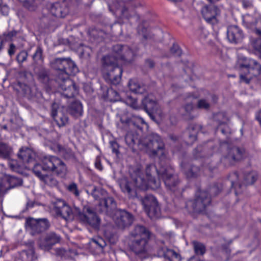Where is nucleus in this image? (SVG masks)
Wrapping results in <instances>:
<instances>
[{"instance_id": "nucleus-56", "label": "nucleus", "mask_w": 261, "mask_h": 261, "mask_svg": "<svg viewBox=\"0 0 261 261\" xmlns=\"http://www.w3.org/2000/svg\"><path fill=\"white\" fill-rule=\"evenodd\" d=\"M0 12L3 15L7 16L9 12V8L6 4H3L2 0H0Z\"/></svg>"}, {"instance_id": "nucleus-33", "label": "nucleus", "mask_w": 261, "mask_h": 261, "mask_svg": "<svg viewBox=\"0 0 261 261\" xmlns=\"http://www.w3.org/2000/svg\"><path fill=\"white\" fill-rule=\"evenodd\" d=\"M67 111L73 117L78 118L83 114L82 104L79 100H74L69 105Z\"/></svg>"}, {"instance_id": "nucleus-36", "label": "nucleus", "mask_w": 261, "mask_h": 261, "mask_svg": "<svg viewBox=\"0 0 261 261\" xmlns=\"http://www.w3.org/2000/svg\"><path fill=\"white\" fill-rule=\"evenodd\" d=\"M102 96L105 100L111 102H115L120 99L118 92L112 88H107L106 92H103Z\"/></svg>"}, {"instance_id": "nucleus-61", "label": "nucleus", "mask_w": 261, "mask_h": 261, "mask_svg": "<svg viewBox=\"0 0 261 261\" xmlns=\"http://www.w3.org/2000/svg\"><path fill=\"white\" fill-rule=\"evenodd\" d=\"M241 2L245 9L252 8L253 7L252 0H241Z\"/></svg>"}, {"instance_id": "nucleus-48", "label": "nucleus", "mask_w": 261, "mask_h": 261, "mask_svg": "<svg viewBox=\"0 0 261 261\" xmlns=\"http://www.w3.org/2000/svg\"><path fill=\"white\" fill-rule=\"evenodd\" d=\"M18 34V32L15 30L6 32L0 36L1 39L6 43L7 41H10L13 40V38Z\"/></svg>"}, {"instance_id": "nucleus-14", "label": "nucleus", "mask_w": 261, "mask_h": 261, "mask_svg": "<svg viewBox=\"0 0 261 261\" xmlns=\"http://www.w3.org/2000/svg\"><path fill=\"white\" fill-rule=\"evenodd\" d=\"M53 211L58 217H61L66 220L72 219L76 216L74 210L73 211L71 207L65 201L58 199L52 202Z\"/></svg>"}, {"instance_id": "nucleus-4", "label": "nucleus", "mask_w": 261, "mask_h": 261, "mask_svg": "<svg viewBox=\"0 0 261 261\" xmlns=\"http://www.w3.org/2000/svg\"><path fill=\"white\" fill-rule=\"evenodd\" d=\"M153 237V234L145 226L136 225L130 232L128 247L136 255L145 254L151 250L150 242Z\"/></svg>"}, {"instance_id": "nucleus-25", "label": "nucleus", "mask_w": 261, "mask_h": 261, "mask_svg": "<svg viewBox=\"0 0 261 261\" xmlns=\"http://www.w3.org/2000/svg\"><path fill=\"white\" fill-rule=\"evenodd\" d=\"M156 252L159 257H164L169 261H181V256L179 253L165 246L159 247Z\"/></svg>"}, {"instance_id": "nucleus-30", "label": "nucleus", "mask_w": 261, "mask_h": 261, "mask_svg": "<svg viewBox=\"0 0 261 261\" xmlns=\"http://www.w3.org/2000/svg\"><path fill=\"white\" fill-rule=\"evenodd\" d=\"M199 129V126L197 124L190 125L185 133L187 137L186 143L188 145H192L197 139V135Z\"/></svg>"}, {"instance_id": "nucleus-26", "label": "nucleus", "mask_w": 261, "mask_h": 261, "mask_svg": "<svg viewBox=\"0 0 261 261\" xmlns=\"http://www.w3.org/2000/svg\"><path fill=\"white\" fill-rule=\"evenodd\" d=\"M19 92H21L22 94L27 97L29 99H34L35 97H39L41 93L38 91L36 86L30 87L28 85L19 82L18 83Z\"/></svg>"}, {"instance_id": "nucleus-39", "label": "nucleus", "mask_w": 261, "mask_h": 261, "mask_svg": "<svg viewBox=\"0 0 261 261\" xmlns=\"http://www.w3.org/2000/svg\"><path fill=\"white\" fill-rule=\"evenodd\" d=\"M121 13L123 17L128 19L136 15L134 8L129 3H126V4L122 8Z\"/></svg>"}, {"instance_id": "nucleus-12", "label": "nucleus", "mask_w": 261, "mask_h": 261, "mask_svg": "<svg viewBox=\"0 0 261 261\" xmlns=\"http://www.w3.org/2000/svg\"><path fill=\"white\" fill-rule=\"evenodd\" d=\"M244 152L242 148L236 146L228 148L227 153L222 156L220 162L225 167L233 166L243 159Z\"/></svg>"}, {"instance_id": "nucleus-53", "label": "nucleus", "mask_w": 261, "mask_h": 261, "mask_svg": "<svg viewBox=\"0 0 261 261\" xmlns=\"http://www.w3.org/2000/svg\"><path fill=\"white\" fill-rule=\"evenodd\" d=\"M28 57V53L25 50L20 51L16 56V61L19 64H22L27 61Z\"/></svg>"}, {"instance_id": "nucleus-38", "label": "nucleus", "mask_w": 261, "mask_h": 261, "mask_svg": "<svg viewBox=\"0 0 261 261\" xmlns=\"http://www.w3.org/2000/svg\"><path fill=\"white\" fill-rule=\"evenodd\" d=\"M136 130H127L125 136V141L126 144L129 146H133L137 142H139L138 135L136 132Z\"/></svg>"}, {"instance_id": "nucleus-21", "label": "nucleus", "mask_w": 261, "mask_h": 261, "mask_svg": "<svg viewBox=\"0 0 261 261\" xmlns=\"http://www.w3.org/2000/svg\"><path fill=\"white\" fill-rule=\"evenodd\" d=\"M61 240V237L59 234L54 231H50L40 240L39 245L41 249L45 251H49Z\"/></svg>"}, {"instance_id": "nucleus-40", "label": "nucleus", "mask_w": 261, "mask_h": 261, "mask_svg": "<svg viewBox=\"0 0 261 261\" xmlns=\"http://www.w3.org/2000/svg\"><path fill=\"white\" fill-rule=\"evenodd\" d=\"M22 2L23 6L30 11H35L43 0H19Z\"/></svg>"}, {"instance_id": "nucleus-47", "label": "nucleus", "mask_w": 261, "mask_h": 261, "mask_svg": "<svg viewBox=\"0 0 261 261\" xmlns=\"http://www.w3.org/2000/svg\"><path fill=\"white\" fill-rule=\"evenodd\" d=\"M250 25L254 27L253 32L258 36H261V15L255 18L254 20L250 22Z\"/></svg>"}, {"instance_id": "nucleus-23", "label": "nucleus", "mask_w": 261, "mask_h": 261, "mask_svg": "<svg viewBox=\"0 0 261 261\" xmlns=\"http://www.w3.org/2000/svg\"><path fill=\"white\" fill-rule=\"evenodd\" d=\"M4 179L6 180L8 186H6L3 182L0 183L1 197H3L9 190L20 186L22 184V180L14 176L6 175Z\"/></svg>"}, {"instance_id": "nucleus-6", "label": "nucleus", "mask_w": 261, "mask_h": 261, "mask_svg": "<svg viewBox=\"0 0 261 261\" xmlns=\"http://www.w3.org/2000/svg\"><path fill=\"white\" fill-rule=\"evenodd\" d=\"M239 65L241 72L240 74L241 82L248 84L253 77L261 73V65L253 59L242 58L239 61Z\"/></svg>"}, {"instance_id": "nucleus-13", "label": "nucleus", "mask_w": 261, "mask_h": 261, "mask_svg": "<svg viewBox=\"0 0 261 261\" xmlns=\"http://www.w3.org/2000/svg\"><path fill=\"white\" fill-rule=\"evenodd\" d=\"M80 0H63L52 3L49 7V12L52 16L57 18H65L69 13V3L76 4Z\"/></svg>"}, {"instance_id": "nucleus-52", "label": "nucleus", "mask_w": 261, "mask_h": 261, "mask_svg": "<svg viewBox=\"0 0 261 261\" xmlns=\"http://www.w3.org/2000/svg\"><path fill=\"white\" fill-rule=\"evenodd\" d=\"M159 170L160 168L158 169L154 164L147 165L145 169L146 176L147 177H149L151 175L152 176L153 174L154 173H156L157 174L159 175Z\"/></svg>"}, {"instance_id": "nucleus-8", "label": "nucleus", "mask_w": 261, "mask_h": 261, "mask_svg": "<svg viewBox=\"0 0 261 261\" xmlns=\"http://www.w3.org/2000/svg\"><path fill=\"white\" fill-rule=\"evenodd\" d=\"M74 212L81 223L95 230L99 229L101 219L92 208L87 206L81 210L80 208L75 207Z\"/></svg>"}, {"instance_id": "nucleus-37", "label": "nucleus", "mask_w": 261, "mask_h": 261, "mask_svg": "<svg viewBox=\"0 0 261 261\" xmlns=\"http://www.w3.org/2000/svg\"><path fill=\"white\" fill-rule=\"evenodd\" d=\"M43 50L40 45H38L36 47L34 54L32 56L33 60V67L35 65H42L44 61Z\"/></svg>"}, {"instance_id": "nucleus-54", "label": "nucleus", "mask_w": 261, "mask_h": 261, "mask_svg": "<svg viewBox=\"0 0 261 261\" xmlns=\"http://www.w3.org/2000/svg\"><path fill=\"white\" fill-rule=\"evenodd\" d=\"M170 53L174 56L180 57L182 54L181 49L179 46L175 44H173L170 49Z\"/></svg>"}, {"instance_id": "nucleus-28", "label": "nucleus", "mask_w": 261, "mask_h": 261, "mask_svg": "<svg viewBox=\"0 0 261 261\" xmlns=\"http://www.w3.org/2000/svg\"><path fill=\"white\" fill-rule=\"evenodd\" d=\"M17 155L23 163H30L35 161V153L28 147H22Z\"/></svg>"}, {"instance_id": "nucleus-15", "label": "nucleus", "mask_w": 261, "mask_h": 261, "mask_svg": "<svg viewBox=\"0 0 261 261\" xmlns=\"http://www.w3.org/2000/svg\"><path fill=\"white\" fill-rule=\"evenodd\" d=\"M120 120L123 128L126 130H136L137 129L142 130L144 125L147 126V123L142 118L134 115H123Z\"/></svg>"}, {"instance_id": "nucleus-19", "label": "nucleus", "mask_w": 261, "mask_h": 261, "mask_svg": "<svg viewBox=\"0 0 261 261\" xmlns=\"http://www.w3.org/2000/svg\"><path fill=\"white\" fill-rule=\"evenodd\" d=\"M139 199L145 211L148 215L158 216L160 212V207L156 198L152 195L147 194L143 198L138 196L137 197Z\"/></svg>"}, {"instance_id": "nucleus-27", "label": "nucleus", "mask_w": 261, "mask_h": 261, "mask_svg": "<svg viewBox=\"0 0 261 261\" xmlns=\"http://www.w3.org/2000/svg\"><path fill=\"white\" fill-rule=\"evenodd\" d=\"M34 242L29 241L26 243L27 249L22 250L20 256L22 261H34L37 258L35 253Z\"/></svg>"}, {"instance_id": "nucleus-41", "label": "nucleus", "mask_w": 261, "mask_h": 261, "mask_svg": "<svg viewBox=\"0 0 261 261\" xmlns=\"http://www.w3.org/2000/svg\"><path fill=\"white\" fill-rule=\"evenodd\" d=\"M12 153V148L6 143L0 141V158L9 159Z\"/></svg>"}, {"instance_id": "nucleus-60", "label": "nucleus", "mask_w": 261, "mask_h": 261, "mask_svg": "<svg viewBox=\"0 0 261 261\" xmlns=\"http://www.w3.org/2000/svg\"><path fill=\"white\" fill-rule=\"evenodd\" d=\"M17 47L13 43H11L9 44V48L8 49V55L10 56V57H12V56H13L15 55V54L17 50Z\"/></svg>"}, {"instance_id": "nucleus-29", "label": "nucleus", "mask_w": 261, "mask_h": 261, "mask_svg": "<svg viewBox=\"0 0 261 261\" xmlns=\"http://www.w3.org/2000/svg\"><path fill=\"white\" fill-rule=\"evenodd\" d=\"M228 179L231 183V187L234 189L236 195L241 194L243 192V185L239 182V174L237 171L229 173Z\"/></svg>"}, {"instance_id": "nucleus-42", "label": "nucleus", "mask_w": 261, "mask_h": 261, "mask_svg": "<svg viewBox=\"0 0 261 261\" xmlns=\"http://www.w3.org/2000/svg\"><path fill=\"white\" fill-rule=\"evenodd\" d=\"M257 174L255 172H251L247 173L244 175V183L242 184L243 189L247 185H250L253 184L257 179Z\"/></svg>"}, {"instance_id": "nucleus-22", "label": "nucleus", "mask_w": 261, "mask_h": 261, "mask_svg": "<svg viewBox=\"0 0 261 261\" xmlns=\"http://www.w3.org/2000/svg\"><path fill=\"white\" fill-rule=\"evenodd\" d=\"M61 104L57 101L51 105V115L58 126L60 127L65 126L68 122L69 118L62 111H59Z\"/></svg>"}, {"instance_id": "nucleus-9", "label": "nucleus", "mask_w": 261, "mask_h": 261, "mask_svg": "<svg viewBox=\"0 0 261 261\" xmlns=\"http://www.w3.org/2000/svg\"><path fill=\"white\" fill-rule=\"evenodd\" d=\"M143 145L147 148L153 156L160 158L165 156V144L161 137L155 133L148 135L143 142Z\"/></svg>"}, {"instance_id": "nucleus-51", "label": "nucleus", "mask_w": 261, "mask_h": 261, "mask_svg": "<svg viewBox=\"0 0 261 261\" xmlns=\"http://www.w3.org/2000/svg\"><path fill=\"white\" fill-rule=\"evenodd\" d=\"M251 44L253 49L258 54L259 58H261V38H257L252 40Z\"/></svg>"}, {"instance_id": "nucleus-16", "label": "nucleus", "mask_w": 261, "mask_h": 261, "mask_svg": "<svg viewBox=\"0 0 261 261\" xmlns=\"http://www.w3.org/2000/svg\"><path fill=\"white\" fill-rule=\"evenodd\" d=\"M96 210L100 214L112 217L118 209L116 202L113 197L105 196L99 199Z\"/></svg>"}, {"instance_id": "nucleus-43", "label": "nucleus", "mask_w": 261, "mask_h": 261, "mask_svg": "<svg viewBox=\"0 0 261 261\" xmlns=\"http://www.w3.org/2000/svg\"><path fill=\"white\" fill-rule=\"evenodd\" d=\"M205 146L198 145L193 150V154L196 159L208 156Z\"/></svg>"}, {"instance_id": "nucleus-20", "label": "nucleus", "mask_w": 261, "mask_h": 261, "mask_svg": "<svg viewBox=\"0 0 261 261\" xmlns=\"http://www.w3.org/2000/svg\"><path fill=\"white\" fill-rule=\"evenodd\" d=\"M201 12L203 18L208 23L212 25L218 23L217 16L220 15V10L217 6L212 5L203 6Z\"/></svg>"}, {"instance_id": "nucleus-57", "label": "nucleus", "mask_w": 261, "mask_h": 261, "mask_svg": "<svg viewBox=\"0 0 261 261\" xmlns=\"http://www.w3.org/2000/svg\"><path fill=\"white\" fill-rule=\"evenodd\" d=\"M110 147L112 150V152L118 155L119 153V145L115 140H112L110 142Z\"/></svg>"}, {"instance_id": "nucleus-34", "label": "nucleus", "mask_w": 261, "mask_h": 261, "mask_svg": "<svg viewBox=\"0 0 261 261\" xmlns=\"http://www.w3.org/2000/svg\"><path fill=\"white\" fill-rule=\"evenodd\" d=\"M184 171L188 177H197L201 174V168L193 164L184 165Z\"/></svg>"}, {"instance_id": "nucleus-63", "label": "nucleus", "mask_w": 261, "mask_h": 261, "mask_svg": "<svg viewBox=\"0 0 261 261\" xmlns=\"http://www.w3.org/2000/svg\"><path fill=\"white\" fill-rule=\"evenodd\" d=\"M64 156L66 159H70L74 157V154L71 150L68 149L66 150L65 151L64 153Z\"/></svg>"}, {"instance_id": "nucleus-55", "label": "nucleus", "mask_w": 261, "mask_h": 261, "mask_svg": "<svg viewBox=\"0 0 261 261\" xmlns=\"http://www.w3.org/2000/svg\"><path fill=\"white\" fill-rule=\"evenodd\" d=\"M220 131L221 133L224 135H227L229 133V129L228 126L224 123H221L220 125L218 126L216 129V132Z\"/></svg>"}, {"instance_id": "nucleus-18", "label": "nucleus", "mask_w": 261, "mask_h": 261, "mask_svg": "<svg viewBox=\"0 0 261 261\" xmlns=\"http://www.w3.org/2000/svg\"><path fill=\"white\" fill-rule=\"evenodd\" d=\"M112 217L116 225L120 229H124L130 226L134 219L131 213L121 209H118Z\"/></svg>"}, {"instance_id": "nucleus-31", "label": "nucleus", "mask_w": 261, "mask_h": 261, "mask_svg": "<svg viewBox=\"0 0 261 261\" xmlns=\"http://www.w3.org/2000/svg\"><path fill=\"white\" fill-rule=\"evenodd\" d=\"M141 107L147 113L151 112H156L157 110L156 101L150 96H146L142 99Z\"/></svg>"}, {"instance_id": "nucleus-59", "label": "nucleus", "mask_w": 261, "mask_h": 261, "mask_svg": "<svg viewBox=\"0 0 261 261\" xmlns=\"http://www.w3.org/2000/svg\"><path fill=\"white\" fill-rule=\"evenodd\" d=\"M68 190L70 192L73 193L76 196H78L80 195L77 185L74 182L69 185Z\"/></svg>"}, {"instance_id": "nucleus-11", "label": "nucleus", "mask_w": 261, "mask_h": 261, "mask_svg": "<svg viewBox=\"0 0 261 261\" xmlns=\"http://www.w3.org/2000/svg\"><path fill=\"white\" fill-rule=\"evenodd\" d=\"M159 178L164 181L168 189L176 192L179 189V181L174 174V169L169 166L161 167L159 171Z\"/></svg>"}, {"instance_id": "nucleus-32", "label": "nucleus", "mask_w": 261, "mask_h": 261, "mask_svg": "<svg viewBox=\"0 0 261 261\" xmlns=\"http://www.w3.org/2000/svg\"><path fill=\"white\" fill-rule=\"evenodd\" d=\"M34 174L47 186L50 187H57L58 186V181L53 174H48L47 172H40V174Z\"/></svg>"}, {"instance_id": "nucleus-5", "label": "nucleus", "mask_w": 261, "mask_h": 261, "mask_svg": "<svg viewBox=\"0 0 261 261\" xmlns=\"http://www.w3.org/2000/svg\"><path fill=\"white\" fill-rule=\"evenodd\" d=\"M33 171L38 174H40V172H53L57 175H65L67 172V167L64 162L58 157L48 155L42 158L41 164L34 165Z\"/></svg>"}, {"instance_id": "nucleus-2", "label": "nucleus", "mask_w": 261, "mask_h": 261, "mask_svg": "<svg viewBox=\"0 0 261 261\" xmlns=\"http://www.w3.org/2000/svg\"><path fill=\"white\" fill-rule=\"evenodd\" d=\"M51 66L57 71L55 82L62 90V95L67 98L73 97L78 89L69 75H74L79 72L75 63L69 58H56L51 62Z\"/></svg>"}, {"instance_id": "nucleus-45", "label": "nucleus", "mask_w": 261, "mask_h": 261, "mask_svg": "<svg viewBox=\"0 0 261 261\" xmlns=\"http://www.w3.org/2000/svg\"><path fill=\"white\" fill-rule=\"evenodd\" d=\"M182 108L185 111L184 115L187 117V118L189 120L193 119L195 117L192 114L194 110L193 104L192 102H188Z\"/></svg>"}, {"instance_id": "nucleus-24", "label": "nucleus", "mask_w": 261, "mask_h": 261, "mask_svg": "<svg viewBox=\"0 0 261 261\" xmlns=\"http://www.w3.org/2000/svg\"><path fill=\"white\" fill-rule=\"evenodd\" d=\"M227 37L230 43L238 44L242 41L244 34L242 30L238 25H231L227 28Z\"/></svg>"}, {"instance_id": "nucleus-64", "label": "nucleus", "mask_w": 261, "mask_h": 261, "mask_svg": "<svg viewBox=\"0 0 261 261\" xmlns=\"http://www.w3.org/2000/svg\"><path fill=\"white\" fill-rule=\"evenodd\" d=\"M146 86L140 84L138 89H137L136 91L135 92V93L138 94H143L146 92Z\"/></svg>"}, {"instance_id": "nucleus-17", "label": "nucleus", "mask_w": 261, "mask_h": 261, "mask_svg": "<svg viewBox=\"0 0 261 261\" xmlns=\"http://www.w3.org/2000/svg\"><path fill=\"white\" fill-rule=\"evenodd\" d=\"M33 69L39 82L42 84L46 89H51L54 87H58L57 84L54 85V83H56L55 80H53L50 77L49 70L43 66L42 65H35L33 67Z\"/></svg>"}, {"instance_id": "nucleus-58", "label": "nucleus", "mask_w": 261, "mask_h": 261, "mask_svg": "<svg viewBox=\"0 0 261 261\" xmlns=\"http://www.w3.org/2000/svg\"><path fill=\"white\" fill-rule=\"evenodd\" d=\"M140 85V84L132 80H130L128 84L130 90L134 93L136 91Z\"/></svg>"}, {"instance_id": "nucleus-44", "label": "nucleus", "mask_w": 261, "mask_h": 261, "mask_svg": "<svg viewBox=\"0 0 261 261\" xmlns=\"http://www.w3.org/2000/svg\"><path fill=\"white\" fill-rule=\"evenodd\" d=\"M222 190V185L221 183H214L208 188V194L211 196H216L218 195Z\"/></svg>"}, {"instance_id": "nucleus-46", "label": "nucleus", "mask_w": 261, "mask_h": 261, "mask_svg": "<svg viewBox=\"0 0 261 261\" xmlns=\"http://www.w3.org/2000/svg\"><path fill=\"white\" fill-rule=\"evenodd\" d=\"M192 244L196 254L203 255L205 253L206 248L203 244L196 241H193Z\"/></svg>"}, {"instance_id": "nucleus-35", "label": "nucleus", "mask_w": 261, "mask_h": 261, "mask_svg": "<svg viewBox=\"0 0 261 261\" xmlns=\"http://www.w3.org/2000/svg\"><path fill=\"white\" fill-rule=\"evenodd\" d=\"M107 246V243L101 237H96L92 238L90 241V246L91 248L95 249V253L99 254L103 252V249Z\"/></svg>"}, {"instance_id": "nucleus-49", "label": "nucleus", "mask_w": 261, "mask_h": 261, "mask_svg": "<svg viewBox=\"0 0 261 261\" xmlns=\"http://www.w3.org/2000/svg\"><path fill=\"white\" fill-rule=\"evenodd\" d=\"M210 103L205 99H200L198 100L197 102L196 108L198 109L208 111L210 109Z\"/></svg>"}, {"instance_id": "nucleus-1", "label": "nucleus", "mask_w": 261, "mask_h": 261, "mask_svg": "<svg viewBox=\"0 0 261 261\" xmlns=\"http://www.w3.org/2000/svg\"><path fill=\"white\" fill-rule=\"evenodd\" d=\"M133 50L126 45L117 44L112 48V55L104 56L101 59L103 78L109 84L117 85L119 84L122 68L118 65V61L130 63L133 59Z\"/></svg>"}, {"instance_id": "nucleus-50", "label": "nucleus", "mask_w": 261, "mask_h": 261, "mask_svg": "<svg viewBox=\"0 0 261 261\" xmlns=\"http://www.w3.org/2000/svg\"><path fill=\"white\" fill-rule=\"evenodd\" d=\"M105 32L100 30V29H96V28H93V29H91L90 31H89V35L90 36H91V37H93L94 38H103V36H104V35H105Z\"/></svg>"}, {"instance_id": "nucleus-10", "label": "nucleus", "mask_w": 261, "mask_h": 261, "mask_svg": "<svg viewBox=\"0 0 261 261\" xmlns=\"http://www.w3.org/2000/svg\"><path fill=\"white\" fill-rule=\"evenodd\" d=\"M25 226L31 236H35L47 230L50 227V223L45 218L35 219L29 217L25 220Z\"/></svg>"}, {"instance_id": "nucleus-7", "label": "nucleus", "mask_w": 261, "mask_h": 261, "mask_svg": "<svg viewBox=\"0 0 261 261\" xmlns=\"http://www.w3.org/2000/svg\"><path fill=\"white\" fill-rule=\"evenodd\" d=\"M211 203V196L205 190H198L195 193L194 199L186 202L185 207L189 213H200L205 211Z\"/></svg>"}, {"instance_id": "nucleus-3", "label": "nucleus", "mask_w": 261, "mask_h": 261, "mask_svg": "<svg viewBox=\"0 0 261 261\" xmlns=\"http://www.w3.org/2000/svg\"><path fill=\"white\" fill-rule=\"evenodd\" d=\"M129 176L132 181H129L127 179H122L120 183V188L124 193H126L130 198H135L137 197L138 195L135 188H137L141 190H147L149 188L155 190L160 186V179H156L153 176L147 177L146 180L144 175L140 168L138 167H131L129 169Z\"/></svg>"}, {"instance_id": "nucleus-62", "label": "nucleus", "mask_w": 261, "mask_h": 261, "mask_svg": "<svg viewBox=\"0 0 261 261\" xmlns=\"http://www.w3.org/2000/svg\"><path fill=\"white\" fill-rule=\"evenodd\" d=\"M95 166L96 168H97V169H98L100 171H101L103 169V166L101 163V159H100V157L99 156H97L96 158L95 161Z\"/></svg>"}]
</instances>
